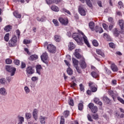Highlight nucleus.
<instances>
[{"mask_svg": "<svg viewBox=\"0 0 124 124\" xmlns=\"http://www.w3.org/2000/svg\"><path fill=\"white\" fill-rule=\"evenodd\" d=\"M72 37L78 43H82L83 40L84 43L87 45L88 47H90L91 46L89 41H88V38L84 34L83 32H81L80 34L78 33H74Z\"/></svg>", "mask_w": 124, "mask_h": 124, "instance_id": "nucleus-1", "label": "nucleus"}, {"mask_svg": "<svg viewBox=\"0 0 124 124\" xmlns=\"http://www.w3.org/2000/svg\"><path fill=\"white\" fill-rule=\"evenodd\" d=\"M16 43H17V37L14 35L9 41V46L10 47H14L16 46Z\"/></svg>", "mask_w": 124, "mask_h": 124, "instance_id": "nucleus-2", "label": "nucleus"}, {"mask_svg": "<svg viewBox=\"0 0 124 124\" xmlns=\"http://www.w3.org/2000/svg\"><path fill=\"white\" fill-rule=\"evenodd\" d=\"M6 70H7V71H8V72L11 73V76H13L15 74L16 68L12 67V66L10 65H7L6 66Z\"/></svg>", "mask_w": 124, "mask_h": 124, "instance_id": "nucleus-3", "label": "nucleus"}, {"mask_svg": "<svg viewBox=\"0 0 124 124\" xmlns=\"http://www.w3.org/2000/svg\"><path fill=\"white\" fill-rule=\"evenodd\" d=\"M78 12L81 16H86V10L85 7L83 5H80L78 6Z\"/></svg>", "mask_w": 124, "mask_h": 124, "instance_id": "nucleus-4", "label": "nucleus"}, {"mask_svg": "<svg viewBox=\"0 0 124 124\" xmlns=\"http://www.w3.org/2000/svg\"><path fill=\"white\" fill-rule=\"evenodd\" d=\"M107 90H109L108 91V93L112 97L113 100L115 99L116 96H118V93H114V91L111 90V87H106Z\"/></svg>", "mask_w": 124, "mask_h": 124, "instance_id": "nucleus-5", "label": "nucleus"}, {"mask_svg": "<svg viewBox=\"0 0 124 124\" xmlns=\"http://www.w3.org/2000/svg\"><path fill=\"white\" fill-rule=\"evenodd\" d=\"M47 49L49 53H52V54H55V53H56V46L52 44L47 45Z\"/></svg>", "mask_w": 124, "mask_h": 124, "instance_id": "nucleus-6", "label": "nucleus"}, {"mask_svg": "<svg viewBox=\"0 0 124 124\" xmlns=\"http://www.w3.org/2000/svg\"><path fill=\"white\" fill-rule=\"evenodd\" d=\"M81 51V49H78L75 50V56L77 59H80L81 61L84 59V57L81 55L79 53V52Z\"/></svg>", "mask_w": 124, "mask_h": 124, "instance_id": "nucleus-7", "label": "nucleus"}, {"mask_svg": "<svg viewBox=\"0 0 124 124\" xmlns=\"http://www.w3.org/2000/svg\"><path fill=\"white\" fill-rule=\"evenodd\" d=\"M59 22L64 26H67L68 24V19L67 18L59 17Z\"/></svg>", "mask_w": 124, "mask_h": 124, "instance_id": "nucleus-8", "label": "nucleus"}, {"mask_svg": "<svg viewBox=\"0 0 124 124\" xmlns=\"http://www.w3.org/2000/svg\"><path fill=\"white\" fill-rule=\"evenodd\" d=\"M48 54L47 52H44L42 54V55L41 56V59L43 62H45V63H46L47 62H45V61H47L48 60Z\"/></svg>", "mask_w": 124, "mask_h": 124, "instance_id": "nucleus-9", "label": "nucleus"}, {"mask_svg": "<svg viewBox=\"0 0 124 124\" xmlns=\"http://www.w3.org/2000/svg\"><path fill=\"white\" fill-rule=\"evenodd\" d=\"M26 72L28 74H33L34 73V70L32 67L29 66L26 68Z\"/></svg>", "mask_w": 124, "mask_h": 124, "instance_id": "nucleus-10", "label": "nucleus"}, {"mask_svg": "<svg viewBox=\"0 0 124 124\" xmlns=\"http://www.w3.org/2000/svg\"><path fill=\"white\" fill-rule=\"evenodd\" d=\"M110 68L112 71H113L114 72H116L118 71V70H119V69H118V67L114 63H111Z\"/></svg>", "mask_w": 124, "mask_h": 124, "instance_id": "nucleus-11", "label": "nucleus"}, {"mask_svg": "<svg viewBox=\"0 0 124 124\" xmlns=\"http://www.w3.org/2000/svg\"><path fill=\"white\" fill-rule=\"evenodd\" d=\"M80 65L81 68H82V69H84L86 67H87V64L86 63V62H85V59H83L82 60H81Z\"/></svg>", "mask_w": 124, "mask_h": 124, "instance_id": "nucleus-12", "label": "nucleus"}, {"mask_svg": "<svg viewBox=\"0 0 124 124\" xmlns=\"http://www.w3.org/2000/svg\"><path fill=\"white\" fill-rule=\"evenodd\" d=\"M79 0L81 2H82V3H85V1H86V4H87V5L89 6V7H92V6H93V4H92V2L90 0Z\"/></svg>", "mask_w": 124, "mask_h": 124, "instance_id": "nucleus-13", "label": "nucleus"}, {"mask_svg": "<svg viewBox=\"0 0 124 124\" xmlns=\"http://www.w3.org/2000/svg\"><path fill=\"white\" fill-rule=\"evenodd\" d=\"M36 19L38 22H45V21H46L47 19L45 16H43L41 17L38 16L36 17Z\"/></svg>", "mask_w": 124, "mask_h": 124, "instance_id": "nucleus-14", "label": "nucleus"}, {"mask_svg": "<svg viewBox=\"0 0 124 124\" xmlns=\"http://www.w3.org/2000/svg\"><path fill=\"white\" fill-rule=\"evenodd\" d=\"M37 59H38V56L35 54L32 55L29 58V61H31V62L35 61V60H37Z\"/></svg>", "mask_w": 124, "mask_h": 124, "instance_id": "nucleus-15", "label": "nucleus"}, {"mask_svg": "<svg viewBox=\"0 0 124 124\" xmlns=\"http://www.w3.org/2000/svg\"><path fill=\"white\" fill-rule=\"evenodd\" d=\"M94 30L96 31V32H99V33H101L102 32H103V29L101 27L96 26L94 28Z\"/></svg>", "mask_w": 124, "mask_h": 124, "instance_id": "nucleus-16", "label": "nucleus"}, {"mask_svg": "<svg viewBox=\"0 0 124 124\" xmlns=\"http://www.w3.org/2000/svg\"><path fill=\"white\" fill-rule=\"evenodd\" d=\"M36 72L39 74V75H40L41 74V69H42V67H41V65H37L36 66Z\"/></svg>", "mask_w": 124, "mask_h": 124, "instance_id": "nucleus-17", "label": "nucleus"}, {"mask_svg": "<svg viewBox=\"0 0 124 124\" xmlns=\"http://www.w3.org/2000/svg\"><path fill=\"white\" fill-rule=\"evenodd\" d=\"M121 33H124V30H122V31L121 32L119 31L117 28H115L114 29V34H115V36H118Z\"/></svg>", "mask_w": 124, "mask_h": 124, "instance_id": "nucleus-18", "label": "nucleus"}, {"mask_svg": "<svg viewBox=\"0 0 124 124\" xmlns=\"http://www.w3.org/2000/svg\"><path fill=\"white\" fill-rule=\"evenodd\" d=\"M103 100L106 102L107 104H109V103H111V100L109 99L107 96H104L103 97Z\"/></svg>", "mask_w": 124, "mask_h": 124, "instance_id": "nucleus-19", "label": "nucleus"}, {"mask_svg": "<svg viewBox=\"0 0 124 124\" xmlns=\"http://www.w3.org/2000/svg\"><path fill=\"white\" fill-rule=\"evenodd\" d=\"M89 26L90 29H91V30H92V31H94V22L93 21L90 22L89 23Z\"/></svg>", "mask_w": 124, "mask_h": 124, "instance_id": "nucleus-20", "label": "nucleus"}, {"mask_svg": "<svg viewBox=\"0 0 124 124\" xmlns=\"http://www.w3.org/2000/svg\"><path fill=\"white\" fill-rule=\"evenodd\" d=\"M37 113H38V110L37 109H35L33 112V117L35 119V121L37 119Z\"/></svg>", "mask_w": 124, "mask_h": 124, "instance_id": "nucleus-21", "label": "nucleus"}, {"mask_svg": "<svg viewBox=\"0 0 124 124\" xmlns=\"http://www.w3.org/2000/svg\"><path fill=\"white\" fill-rule=\"evenodd\" d=\"M12 29V26L10 25H7L4 28V31L8 32V31H10Z\"/></svg>", "mask_w": 124, "mask_h": 124, "instance_id": "nucleus-22", "label": "nucleus"}, {"mask_svg": "<svg viewBox=\"0 0 124 124\" xmlns=\"http://www.w3.org/2000/svg\"><path fill=\"white\" fill-rule=\"evenodd\" d=\"M0 93L2 94V95H6L7 94V93H6V90L4 88H0Z\"/></svg>", "mask_w": 124, "mask_h": 124, "instance_id": "nucleus-23", "label": "nucleus"}, {"mask_svg": "<svg viewBox=\"0 0 124 124\" xmlns=\"http://www.w3.org/2000/svg\"><path fill=\"white\" fill-rule=\"evenodd\" d=\"M91 75L93 76V78H97L99 77V75L98 74V73L94 71H93L91 73Z\"/></svg>", "mask_w": 124, "mask_h": 124, "instance_id": "nucleus-24", "label": "nucleus"}, {"mask_svg": "<svg viewBox=\"0 0 124 124\" xmlns=\"http://www.w3.org/2000/svg\"><path fill=\"white\" fill-rule=\"evenodd\" d=\"M75 48V45L73 44L72 42H70L69 45V49L70 51H72L73 49Z\"/></svg>", "mask_w": 124, "mask_h": 124, "instance_id": "nucleus-25", "label": "nucleus"}, {"mask_svg": "<svg viewBox=\"0 0 124 124\" xmlns=\"http://www.w3.org/2000/svg\"><path fill=\"white\" fill-rule=\"evenodd\" d=\"M51 9L53 11H55V12H58L60 10L59 7L55 5L52 6L51 7Z\"/></svg>", "mask_w": 124, "mask_h": 124, "instance_id": "nucleus-26", "label": "nucleus"}, {"mask_svg": "<svg viewBox=\"0 0 124 124\" xmlns=\"http://www.w3.org/2000/svg\"><path fill=\"white\" fill-rule=\"evenodd\" d=\"M119 25H120V28L122 31H123L124 29H124V21L123 20H119Z\"/></svg>", "mask_w": 124, "mask_h": 124, "instance_id": "nucleus-27", "label": "nucleus"}, {"mask_svg": "<svg viewBox=\"0 0 124 124\" xmlns=\"http://www.w3.org/2000/svg\"><path fill=\"white\" fill-rule=\"evenodd\" d=\"M40 123L42 124H45V120H47V117L41 116L40 118Z\"/></svg>", "mask_w": 124, "mask_h": 124, "instance_id": "nucleus-28", "label": "nucleus"}, {"mask_svg": "<svg viewBox=\"0 0 124 124\" xmlns=\"http://www.w3.org/2000/svg\"><path fill=\"white\" fill-rule=\"evenodd\" d=\"M96 52L98 55H100L102 57H105V55H104V53L101 51V50L100 49H96Z\"/></svg>", "mask_w": 124, "mask_h": 124, "instance_id": "nucleus-29", "label": "nucleus"}, {"mask_svg": "<svg viewBox=\"0 0 124 124\" xmlns=\"http://www.w3.org/2000/svg\"><path fill=\"white\" fill-rule=\"evenodd\" d=\"M67 73L68 74V75H72V74H73V71L72 70V69L71 68H70V67H68L67 69Z\"/></svg>", "mask_w": 124, "mask_h": 124, "instance_id": "nucleus-30", "label": "nucleus"}, {"mask_svg": "<svg viewBox=\"0 0 124 124\" xmlns=\"http://www.w3.org/2000/svg\"><path fill=\"white\" fill-rule=\"evenodd\" d=\"M54 39L56 42H60L61 41V36L56 35L54 36Z\"/></svg>", "mask_w": 124, "mask_h": 124, "instance_id": "nucleus-31", "label": "nucleus"}, {"mask_svg": "<svg viewBox=\"0 0 124 124\" xmlns=\"http://www.w3.org/2000/svg\"><path fill=\"white\" fill-rule=\"evenodd\" d=\"M9 33H6L5 35V36L4 37L5 41H6V42H8L9 41Z\"/></svg>", "mask_w": 124, "mask_h": 124, "instance_id": "nucleus-32", "label": "nucleus"}, {"mask_svg": "<svg viewBox=\"0 0 124 124\" xmlns=\"http://www.w3.org/2000/svg\"><path fill=\"white\" fill-rule=\"evenodd\" d=\"M52 22L54 24V25L56 27H59V26H60V23H59V21H58V20L55 19H53Z\"/></svg>", "mask_w": 124, "mask_h": 124, "instance_id": "nucleus-33", "label": "nucleus"}, {"mask_svg": "<svg viewBox=\"0 0 124 124\" xmlns=\"http://www.w3.org/2000/svg\"><path fill=\"white\" fill-rule=\"evenodd\" d=\"M72 62L75 65V66H78V60H76L75 58H72Z\"/></svg>", "mask_w": 124, "mask_h": 124, "instance_id": "nucleus-34", "label": "nucleus"}, {"mask_svg": "<svg viewBox=\"0 0 124 124\" xmlns=\"http://www.w3.org/2000/svg\"><path fill=\"white\" fill-rule=\"evenodd\" d=\"M18 120L19 121V123H18V124H23V122H24V117H22V116H18Z\"/></svg>", "mask_w": 124, "mask_h": 124, "instance_id": "nucleus-35", "label": "nucleus"}, {"mask_svg": "<svg viewBox=\"0 0 124 124\" xmlns=\"http://www.w3.org/2000/svg\"><path fill=\"white\" fill-rule=\"evenodd\" d=\"M15 16L16 17V18H21V16L19 14H18L17 12H15L13 13Z\"/></svg>", "mask_w": 124, "mask_h": 124, "instance_id": "nucleus-36", "label": "nucleus"}, {"mask_svg": "<svg viewBox=\"0 0 124 124\" xmlns=\"http://www.w3.org/2000/svg\"><path fill=\"white\" fill-rule=\"evenodd\" d=\"M6 83V79L5 78H1L0 79V84L2 85H4Z\"/></svg>", "mask_w": 124, "mask_h": 124, "instance_id": "nucleus-37", "label": "nucleus"}, {"mask_svg": "<svg viewBox=\"0 0 124 124\" xmlns=\"http://www.w3.org/2000/svg\"><path fill=\"white\" fill-rule=\"evenodd\" d=\"M92 113H96L97 112V107L94 106L92 109Z\"/></svg>", "mask_w": 124, "mask_h": 124, "instance_id": "nucleus-38", "label": "nucleus"}, {"mask_svg": "<svg viewBox=\"0 0 124 124\" xmlns=\"http://www.w3.org/2000/svg\"><path fill=\"white\" fill-rule=\"evenodd\" d=\"M68 103L71 106H73L74 105V102H73V99L70 98L69 100Z\"/></svg>", "mask_w": 124, "mask_h": 124, "instance_id": "nucleus-39", "label": "nucleus"}, {"mask_svg": "<svg viewBox=\"0 0 124 124\" xmlns=\"http://www.w3.org/2000/svg\"><path fill=\"white\" fill-rule=\"evenodd\" d=\"M26 116V119L27 120H29L31 118V114L30 113H27L25 115Z\"/></svg>", "mask_w": 124, "mask_h": 124, "instance_id": "nucleus-40", "label": "nucleus"}, {"mask_svg": "<svg viewBox=\"0 0 124 124\" xmlns=\"http://www.w3.org/2000/svg\"><path fill=\"white\" fill-rule=\"evenodd\" d=\"M83 107H84L83 104L79 103L78 104V110H80V111H82V110H83Z\"/></svg>", "mask_w": 124, "mask_h": 124, "instance_id": "nucleus-41", "label": "nucleus"}, {"mask_svg": "<svg viewBox=\"0 0 124 124\" xmlns=\"http://www.w3.org/2000/svg\"><path fill=\"white\" fill-rule=\"evenodd\" d=\"M93 46H95V47L98 46V43L97 42V41L95 40H93Z\"/></svg>", "mask_w": 124, "mask_h": 124, "instance_id": "nucleus-42", "label": "nucleus"}, {"mask_svg": "<svg viewBox=\"0 0 124 124\" xmlns=\"http://www.w3.org/2000/svg\"><path fill=\"white\" fill-rule=\"evenodd\" d=\"M24 44H30V43H31V41L25 39L23 41Z\"/></svg>", "mask_w": 124, "mask_h": 124, "instance_id": "nucleus-43", "label": "nucleus"}, {"mask_svg": "<svg viewBox=\"0 0 124 124\" xmlns=\"http://www.w3.org/2000/svg\"><path fill=\"white\" fill-rule=\"evenodd\" d=\"M63 114L65 118H67V116H69V111L67 110L65 111H64Z\"/></svg>", "mask_w": 124, "mask_h": 124, "instance_id": "nucleus-44", "label": "nucleus"}, {"mask_svg": "<svg viewBox=\"0 0 124 124\" xmlns=\"http://www.w3.org/2000/svg\"><path fill=\"white\" fill-rule=\"evenodd\" d=\"M109 47H110V48H112V49L115 48L116 47V45L113 43H110L109 44Z\"/></svg>", "mask_w": 124, "mask_h": 124, "instance_id": "nucleus-45", "label": "nucleus"}, {"mask_svg": "<svg viewBox=\"0 0 124 124\" xmlns=\"http://www.w3.org/2000/svg\"><path fill=\"white\" fill-rule=\"evenodd\" d=\"M117 99L121 103L124 105V100L123 99V98H121L120 97H118Z\"/></svg>", "mask_w": 124, "mask_h": 124, "instance_id": "nucleus-46", "label": "nucleus"}, {"mask_svg": "<svg viewBox=\"0 0 124 124\" xmlns=\"http://www.w3.org/2000/svg\"><path fill=\"white\" fill-rule=\"evenodd\" d=\"M90 89L93 93H95V92H96V91H97V88H96V87H95V86H93V87H92Z\"/></svg>", "mask_w": 124, "mask_h": 124, "instance_id": "nucleus-47", "label": "nucleus"}, {"mask_svg": "<svg viewBox=\"0 0 124 124\" xmlns=\"http://www.w3.org/2000/svg\"><path fill=\"white\" fill-rule=\"evenodd\" d=\"M92 117H93V119L94 120H97V119H98V114H93L92 115Z\"/></svg>", "mask_w": 124, "mask_h": 124, "instance_id": "nucleus-48", "label": "nucleus"}, {"mask_svg": "<svg viewBox=\"0 0 124 124\" xmlns=\"http://www.w3.org/2000/svg\"><path fill=\"white\" fill-rule=\"evenodd\" d=\"M11 62H12V60L11 59H7L6 60V63H7V64H10Z\"/></svg>", "mask_w": 124, "mask_h": 124, "instance_id": "nucleus-49", "label": "nucleus"}, {"mask_svg": "<svg viewBox=\"0 0 124 124\" xmlns=\"http://www.w3.org/2000/svg\"><path fill=\"white\" fill-rule=\"evenodd\" d=\"M89 108L90 109H91V110H92V109H93V107H94V105H93V103H90L88 105Z\"/></svg>", "mask_w": 124, "mask_h": 124, "instance_id": "nucleus-50", "label": "nucleus"}, {"mask_svg": "<svg viewBox=\"0 0 124 124\" xmlns=\"http://www.w3.org/2000/svg\"><path fill=\"white\" fill-rule=\"evenodd\" d=\"M24 91H25V92L26 93H30V89L29 88V87H25L24 88Z\"/></svg>", "mask_w": 124, "mask_h": 124, "instance_id": "nucleus-51", "label": "nucleus"}, {"mask_svg": "<svg viewBox=\"0 0 124 124\" xmlns=\"http://www.w3.org/2000/svg\"><path fill=\"white\" fill-rule=\"evenodd\" d=\"M79 89L80 90V91H85V88H84V85H83V84H80L79 85Z\"/></svg>", "mask_w": 124, "mask_h": 124, "instance_id": "nucleus-52", "label": "nucleus"}, {"mask_svg": "<svg viewBox=\"0 0 124 124\" xmlns=\"http://www.w3.org/2000/svg\"><path fill=\"white\" fill-rule=\"evenodd\" d=\"M46 1L47 4H52V3H53V0H46Z\"/></svg>", "mask_w": 124, "mask_h": 124, "instance_id": "nucleus-53", "label": "nucleus"}, {"mask_svg": "<svg viewBox=\"0 0 124 124\" xmlns=\"http://www.w3.org/2000/svg\"><path fill=\"white\" fill-rule=\"evenodd\" d=\"M76 69H77V72H78V73H82V71L81 70V69H80V68H79L78 66H76Z\"/></svg>", "mask_w": 124, "mask_h": 124, "instance_id": "nucleus-54", "label": "nucleus"}, {"mask_svg": "<svg viewBox=\"0 0 124 124\" xmlns=\"http://www.w3.org/2000/svg\"><path fill=\"white\" fill-rule=\"evenodd\" d=\"M14 63L16 64V65H19L20 64V61L18 60H14Z\"/></svg>", "mask_w": 124, "mask_h": 124, "instance_id": "nucleus-55", "label": "nucleus"}, {"mask_svg": "<svg viewBox=\"0 0 124 124\" xmlns=\"http://www.w3.org/2000/svg\"><path fill=\"white\" fill-rule=\"evenodd\" d=\"M93 101L95 103H96V104H97L99 101V99L98 98H94Z\"/></svg>", "mask_w": 124, "mask_h": 124, "instance_id": "nucleus-56", "label": "nucleus"}, {"mask_svg": "<svg viewBox=\"0 0 124 124\" xmlns=\"http://www.w3.org/2000/svg\"><path fill=\"white\" fill-rule=\"evenodd\" d=\"M89 87H90V88L94 87V83H93V82H89Z\"/></svg>", "mask_w": 124, "mask_h": 124, "instance_id": "nucleus-57", "label": "nucleus"}, {"mask_svg": "<svg viewBox=\"0 0 124 124\" xmlns=\"http://www.w3.org/2000/svg\"><path fill=\"white\" fill-rule=\"evenodd\" d=\"M87 118L88 121H90V122H93V119H92V116L90 114L87 115Z\"/></svg>", "mask_w": 124, "mask_h": 124, "instance_id": "nucleus-58", "label": "nucleus"}, {"mask_svg": "<svg viewBox=\"0 0 124 124\" xmlns=\"http://www.w3.org/2000/svg\"><path fill=\"white\" fill-rule=\"evenodd\" d=\"M61 1H62V0H53V3H56V4H58Z\"/></svg>", "mask_w": 124, "mask_h": 124, "instance_id": "nucleus-59", "label": "nucleus"}, {"mask_svg": "<svg viewBox=\"0 0 124 124\" xmlns=\"http://www.w3.org/2000/svg\"><path fill=\"white\" fill-rule=\"evenodd\" d=\"M118 5H119V7L120 8H122V7H123L124 6V5H123V2L122 1H119L118 2Z\"/></svg>", "mask_w": 124, "mask_h": 124, "instance_id": "nucleus-60", "label": "nucleus"}, {"mask_svg": "<svg viewBox=\"0 0 124 124\" xmlns=\"http://www.w3.org/2000/svg\"><path fill=\"white\" fill-rule=\"evenodd\" d=\"M60 124H64V118L62 116L61 117Z\"/></svg>", "mask_w": 124, "mask_h": 124, "instance_id": "nucleus-61", "label": "nucleus"}, {"mask_svg": "<svg viewBox=\"0 0 124 124\" xmlns=\"http://www.w3.org/2000/svg\"><path fill=\"white\" fill-rule=\"evenodd\" d=\"M76 83H75V82H73L72 83H71L70 87L71 88H75V87H76Z\"/></svg>", "mask_w": 124, "mask_h": 124, "instance_id": "nucleus-62", "label": "nucleus"}, {"mask_svg": "<svg viewBox=\"0 0 124 124\" xmlns=\"http://www.w3.org/2000/svg\"><path fill=\"white\" fill-rule=\"evenodd\" d=\"M21 67V68H25V67H26V63H25V62H22Z\"/></svg>", "mask_w": 124, "mask_h": 124, "instance_id": "nucleus-63", "label": "nucleus"}, {"mask_svg": "<svg viewBox=\"0 0 124 124\" xmlns=\"http://www.w3.org/2000/svg\"><path fill=\"white\" fill-rule=\"evenodd\" d=\"M103 27L105 30H107L108 28V26H107V25H106L105 23L103 24Z\"/></svg>", "mask_w": 124, "mask_h": 124, "instance_id": "nucleus-64", "label": "nucleus"}]
</instances>
